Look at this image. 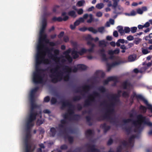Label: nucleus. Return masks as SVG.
Masks as SVG:
<instances>
[{
	"label": "nucleus",
	"instance_id": "1",
	"mask_svg": "<svg viewBox=\"0 0 152 152\" xmlns=\"http://www.w3.org/2000/svg\"><path fill=\"white\" fill-rule=\"evenodd\" d=\"M122 92L121 90H118L117 94H113L111 95H107V97L109 98V96H110L111 99L114 100V102H111L108 105L109 108L106 110V112L105 114L101 117L97 118L96 120L98 121H100L105 119L110 120L111 123L115 124L116 122L115 118H113L110 116V115L113 114L115 112L114 107L116 104L120 102L119 98L121 97V94Z\"/></svg>",
	"mask_w": 152,
	"mask_h": 152
},
{
	"label": "nucleus",
	"instance_id": "2",
	"mask_svg": "<svg viewBox=\"0 0 152 152\" xmlns=\"http://www.w3.org/2000/svg\"><path fill=\"white\" fill-rule=\"evenodd\" d=\"M137 120L133 121L132 123L135 128L134 129L135 132L140 133L143 129V127L141 126L142 123L147 125L150 126H152V123L148 121H147L145 117L143 116L142 115L139 114L137 116Z\"/></svg>",
	"mask_w": 152,
	"mask_h": 152
},
{
	"label": "nucleus",
	"instance_id": "3",
	"mask_svg": "<svg viewBox=\"0 0 152 152\" xmlns=\"http://www.w3.org/2000/svg\"><path fill=\"white\" fill-rule=\"evenodd\" d=\"M65 65L63 66L64 67L63 70L64 71V72L60 71L58 72V70L59 69L60 67L58 65H57L56 67L55 68L51 69H50V71L51 73H52L53 74L50 75V77H52V76H54L55 77L52 79L51 81L53 83H56L58 81H61L63 79L64 81H68L69 79L66 78V80H65L64 79V77L66 75V73L65 71L66 70L64 69Z\"/></svg>",
	"mask_w": 152,
	"mask_h": 152
},
{
	"label": "nucleus",
	"instance_id": "4",
	"mask_svg": "<svg viewBox=\"0 0 152 152\" xmlns=\"http://www.w3.org/2000/svg\"><path fill=\"white\" fill-rule=\"evenodd\" d=\"M35 109L30 108L29 117L26 122V131H30L31 128L34 126L33 122L36 120L37 116H39L40 118H42V111L41 110H39V111L38 112L35 111Z\"/></svg>",
	"mask_w": 152,
	"mask_h": 152
},
{
	"label": "nucleus",
	"instance_id": "5",
	"mask_svg": "<svg viewBox=\"0 0 152 152\" xmlns=\"http://www.w3.org/2000/svg\"><path fill=\"white\" fill-rule=\"evenodd\" d=\"M41 54L37 53L36 57L35 71L34 73H41V72L44 71L43 69L40 68V65L41 64H50V61L48 58H45V54L40 56Z\"/></svg>",
	"mask_w": 152,
	"mask_h": 152
},
{
	"label": "nucleus",
	"instance_id": "6",
	"mask_svg": "<svg viewBox=\"0 0 152 152\" xmlns=\"http://www.w3.org/2000/svg\"><path fill=\"white\" fill-rule=\"evenodd\" d=\"M64 66V69L66 70L65 72L66 73V75L64 77L65 80H66V78L67 79H69L70 74L71 72H76L78 70H85L87 68L86 65L82 64H78L77 65V67L74 66L73 69L71 67L67 65H65Z\"/></svg>",
	"mask_w": 152,
	"mask_h": 152
},
{
	"label": "nucleus",
	"instance_id": "7",
	"mask_svg": "<svg viewBox=\"0 0 152 152\" xmlns=\"http://www.w3.org/2000/svg\"><path fill=\"white\" fill-rule=\"evenodd\" d=\"M38 87H36L33 89L31 91L30 94V108L32 109H37L40 110V105H37L35 103L34 99L35 93L38 90Z\"/></svg>",
	"mask_w": 152,
	"mask_h": 152
},
{
	"label": "nucleus",
	"instance_id": "8",
	"mask_svg": "<svg viewBox=\"0 0 152 152\" xmlns=\"http://www.w3.org/2000/svg\"><path fill=\"white\" fill-rule=\"evenodd\" d=\"M31 137V131H26L25 137L24 139L25 152H31L33 151L31 150V145L29 143Z\"/></svg>",
	"mask_w": 152,
	"mask_h": 152
},
{
	"label": "nucleus",
	"instance_id": "9",
	"mask_svg": "<svg viewBox=\"0 0 152 152\" xmlns=\"http://www.w3.org/2000/svg\"><path fill=\"white\" fill-rule=\"evenodd\" d=\"M90 97H88V99L85 101L84 106L85 107L90 106L92 102H96L95 98L96 97H99L100 94L99 93L96 92L94 91L92 94L90 95Z\"/></svg>",
	"mask_w": 152,
	"mask_h": 152
},
{
	"label": "nucleus",
	"instance_id": "10",
	"mask_svg": "<svg viewBox=\"0 0 152 152\" xmlns=\"http://www.w3.org/2000/svg\"><path fill=\"white\" fill-rule=\"evenodd\" d=\"M47 37L46 34H40L38 44L37 46V53L42 54V48L44 47L43 42Z\"/></svg>",
	"mask_w": 152,
	"mask_h": 152
},
{
	"label": "nucleus",
	"instance_id": "11",
	"mask_svg": "<svg viewBox=\"0 0 152 152\" xmlns=\"http://www.w3.org/2000/svg\"><path fill=\"white\" fill-rule=\"evenodd\" d=\"M33 81L36 84L42 83L43 81V77L41 73H34L33 75Z\"/></svg>",
	"mask_w": 152,
	"mask_h": 152
},
{
	"label": "nucleus",
	"instance_id": "12",
	"mask_svg": "<svg viewBox=\"0 0 152 152\" xmlns=\"http://www.w3.org/2000/svg\"><path fill=\"white\" fill-rule=\"evenodd\" d=\"M53 49H50L48 48L47 47H45V46L44 47L42 48V53L41 54L40 56H43L44 54L48 53V56L49 58L51 59L55 58H57L56 55H54L53 54L50 52L51 50H52Z\"/></svg>",
	"mask_w": 152,
	"mask_h": 152
},
{
	"label": "nucleus",
	"instance_id": "13",
	"mask_svg": "<svg viewBox=\"0 0 152 152\" xmlns=\"http://www.w3.org/2000/svg\"><path fill=\"white\" fill-rule=\"evenodd\" d=\"M63 117L64 119H61L60 121L61 124L58 125V126L59 130L64 129L66 128L65 124L67 123L66 119L68 118V115L67 113H65L63 115Z\"/></svg>",
	"mask_w": 152,
	"mask_h": 152
},
{
	"label": "nucleus",
	"instance_id": "14",
	"mask_svg": "<svg viewBox=\"0 0 152 152\" xmlns=\"http://www.w3.org/2000/svg\"><path fill=\"white\" fill-rule=\"evenodd\" d=\"M113 81L115 82L114 85L118 82V79L117 77L115 76H110L108 77L107 79L103 81V84L104 85H107L109 82Z\"/></svg>",
	"mask_w": 152,
	"mask_h": 152
},
{
	"label": "nucleus",
	"instance_id": "15",
	"mask_svg": "<svg viewBox=\"0 0 152 152\" xmlns=\"http://www.w3.org/2000/svg\"><path fill=\"white\" fill-rule=\"evenodd\" d=\"M60 131L63 134H66V135L65 136V138H67L68 139V141H69V143L70 144H72L74 141L73 137H72L69 136L67 134L66 129V128H65L63 130L61 129V130H60Z\"/></svg>",
	"mask_w": 152,
	"mask_h": 152
},
{
	"label": "nucleus",
	"instance_id": "16",
	"mask_svg": "<svg viewBox=\"0 0 152 152\" xmlns=\"http://www.w3.org/2000/svg\"><path fill=\"white\" fill-rule=\"evenodd\" d=\"M61 102L62 106L61 107V110H63L66 107H74V105L67 100L65 101H61Z\"/></svg>",
	"mask_w": 152,
	"mask_h": 152
},
{
	"label": "nucleus",
	"instance_id": "17",
	"mask_svg": "<svg viewBox=\"0 0 152 152\" xmlns=\"http://www.w3.org/2000/svg\"><path fill=\"white\" fill-rule=\"evenodd\" d=\"M79 29L80 31L82 32H85L88 30L89 31L91 32L94 34H96L97 32V30L94 28L93 27L87 28L83 27L79 28Z\"/></svg>",
	"mask_w": 152,
	"mask_h": 152
},
{
	"label": "nucleus",
	"instance_id": "18",
	"mask_svg": "<svg viewBox=\"0 0 152 152\" xmlns=\"http://www.w3.org/2000/svg\"><path fill=\"white\" fill-rule=\"evenodd\" d=\"M47 25V20L45 18L43 19L41 28L40 30L39 34H42L44 33L45 30Z\"/></svg>",
	"mask_w": 152,
	"mask_h": 152
},
{
	"label": "nucleus",
	"instance_id": "19",
	"mask_svg": "<svg viewBox=\"0 0 152 152\" xmlns=\"http://www.w3.org/2000/svg\"><path fill=\"white\" fill-rule=\"evenodd\" d=\"M137 135H133L129 139V147H132L134 146L133 139L136 138H138Z\"/></svg>",
	"mask_w": 152,
	"mask_h": 152
},
{
	"label": "nucleus",
	"instance_id": "20",
	"mask_svg": "<svg viewBox=\"0 0 152 152\" xmlns=\"http://www.w3.org/2000/svg\"><path fill=\"white\" fill-rule=\"evenodd\" d=\"M132 96V98L133 99V98L136 97L138 100H141L144 103H145L147 100L142 95L140 94H137L134 93L133 94V95Z\"/></svg>",
	"mask_w": 152,
	"mask_h": 152
},
{
	"label": "nucleus",
	"instance_id": "21",
	"mask_svg": "<svg viewBox=\"0 0 152 152\" xmlns=\"http://www.w3.org/2000/svg\"><path fill=\"white\" fill-rule=\"evenodd\" d=\"M83 91L86 94L88 93L91 88V85H85L82 86Z\"/></svg>",
	"mask_w": 152,
	"mask_h": 152
},
{
	"label": "nucleus",
	"instance_id": "22",
	"mask_svg": "<svg viewBox=\"0 0 152 152\" xmlns=\"http://www.w3.org/2000/svg\"><path fill=\"white\" fill-rule=\"evenodd\" d=\"M99 52L101 54L102 59L105 61H107V58L106 57V55L105 53V50L104 48H102L99 50Z\"/></svg>",
	"mask_w": 152,
	"mask_h": 152
},
{
	"label": "nucleus",
	"instance_id": "23",
	"mask_svg": "<svg viewBox=\"0 0 152 152\" xmlns=\"http://www.w3.org/2000/svg\"><path fill=\"white\" fill-rule=\"evenodd\" d=\"M100 127L104 130V133H106L107 131L109 130L111 128L110 126H107L106 123L101 124Z\"/></svg>",
	"mask_w": 152,
	"mask_h": 152
},
{
	"label": "nucleus",
	"instance_id": "24",
	"mask_svg": "<svg viewBox=\"0 0 152 152\" xmlns=\"http://www.w3.org/2000/svg\"><path fill=\"white\" fill-rule=\"evenodd\" d=\"M57 131L56 129L53 127H51L50 129L49 134L50 136L54 137L56 134Z\"/></svg>",
	"mask_w": 152,
	"mask_h": 152
},
{
	"label": "nucleus",
	"instance_id": "25",
	"mask_svg": "<svg viewBox=\"0 0 152 152\" xmlns=\"http://www.w3.org/2000/svg\"><path fill=\"white\" fill-rule=\"evenodd\" d=\"M88 148L90 149L91 152H100L99 150L95 148L94 145H89Z\"/></svg>",
	"mask_w": 152,
	"mask_h": 152
},
{
	"label": "nucleus",
	"instance_id": "26",
	"mask_svg": "<svg viewBox=\"0 0 152 152\" xmlns=\"http://www.w3.org/2000/svg\"><path fill=\"white\" fill-rule=\"evenodd\" d=\"M127 61L126 60L125 61H121L119 60L117 61H115L112 63V66H115L118 65L120 64H121L124 63H126Z\"/></svg>",
	"mask_w": 152,
	"mask_h": 152
},
{
	"label": "nucleus",
	"instance_id": "27",
	"mask_svg": "<svg viewBox=\"0 0 152 152\" xmlns=\"http://www.w3.org/2000/svg\"><path fill=\"white\" fill-rule=\"evenodd\" d=\"M78 51L75 50V49L73 50L72 51L71 54L74 59H76L79 57L78 55Z\"/></svg>",
	"mask_w": 152,
	"mask_h": 152
},
{
	"label": "nucleus",
	"instance_id": "28",
	"mask_svg": "<svg viewBox=\"0 0 152 152\" xmlns=\"http://www.w3.org/2000/svg\"><path fill=\"white\" fill-rule=\"evenodd\" d=\"M81 118L80 115L78 114H74L72 117V119L75 121H78Z\"/></svg>",
	"mask_w": 152,
	"mask_h": 152
},
{
	"label": "nucleus",
	"instance_id": "29",
	"mask_svg": "<svg viewBox=\"0 0 152 152\" xmlns=\"http://www.w3.org/2000/svg\"><path fill=\"white\" fill-rule=\"evenodd\" d=\"M139 109L142 113H146L148 108L147 107H146L143 105H141L139 107Z\"/></svg>",
	"mask_w": 152,
	"mask_h": 152
},
{
	"label": "nucleus",
	"instance_id": "30",
	"mask_svg": "<svg viewBox=\"0 0 152 152\" xmlns=\"http://www.w3.org/2000/svg\"><path fill=\"white\" fill-rule=\"evenodd\" d=\"M113 9L114 10L113 12L114 14L118 15L121 13V9L120 7H118L117 8V7L116 8H113Z\"/></svg>",
	"mask_w": 152,
	"mask_h": 152
},
{
	"label": "nucleus",
	"instance_id": "31",
	"mask_svg": "<svg viewBox=\"0 0 152 152\" xmlns=\"http://www.w3.org/2000/svg\"><path fill=\"white\" fill-rule=\"evenodd\" d=\"M130 83H128L127 81L126 80L124 82L122 85V86L123 87V89H126L127 88L128 86H130Z\"/></svg>",
	"mask_w": 152,
	"mask_h": 152
},
{
	"label": "nucleus",
	"instance_id": "32",
	"mask_svg": "<svg viewBox=\"0 0 152 152\" xmlns=\"http://www.w3.org/2000/svg\"><path fill=\"white\" fill-rule=\"evenodd\" d=\"M68 15L74 18H76L77 16L74 10H72L69 12H68Z\"/></svg>",
	"mask_w": 152,
	"mask_h": 152
},
{
	"label": "nucleus",
	"instance_id": "33",
	"mask_svg": "<svg viewBox=\"0 0 152 152\" xmlns=\"http://www.w3.org/2000/svg\"><path fill=\"white\" fill-rule=\"evenodd\" d=\"M117 28L118 30V31L120 33L121 35H123L124 34V31L123 27L121 26H118Z\"/></svg>",
	"mask_w": 152,
	"mask_h": 152
},
{
	"label": "nucleus",
	"instance_id": "34",
	"mask_svg": "<svg viewBox=\"0 0 152 152\" xmlns=\"http://www.w3.org/2000/svg\"><path fill=\"white\" fill-rule=\"evenodd\" d=\"M125 42V40L124 39H119L117 42H116V45L117 47H119L120 46V43L124 44Z\"/></svg>",
	"mask_w": 152,
	"mask_h": 152
},
{
	"label": "nucleus",
	"instance_id": "35",
	"mask_svg": "<svg viewBox=\"0 0 152 152\" xmlns=\"http://www.w3.org/2000/svg\"><path fill=\"white\" fill-rule=\"evenodd\" d=\"M144 104L147 106L148 109L150 110L152 113V105L148 103V101L147 100Z\"/></svg>",
	"mask_w": 152,
	"mask_h": 152
},
{
	"label": "nucleus",
	"instance_id": "36",
	"mask_svg": "<svg viewBox=\"0 0 152 152\" xmlns=\"http://www.w3.org/2000/svg\"><path fill=\"white\" fill-rule=\"evenodd\" d=\"M98 90L99 91L102 93H104L107 91V90L105 88L102 86L99 87L98 88Z\"/></svg>",
	"mask_w": 152,
	"mask_h": 152
},
{
	"label": "nucleus",
	"instance_id": "37",
	"mask_svg": "<svg viewBox=\"0 0 152 152\" xmlns=\"http://www.w3.org/2000/svg\"><path fill=\"white\" fill-rule=\"evenodd\" d=\"M74 107H69V109L68 110V112L69 113V115H72L74 113Z\"/></svg>",
	"mask_w": 152,
	"mask_h": 152
},
{
	"label": "nucleus",
	"instance_id": "38",
	"mask_svg": "<svg viewBox=\"0 0 152 152\" xmlns=\"http://www.w3.org/2000/svg\"><path fill=\"white\" fill-rule=\"evenodd\" d=\"M85 3V1L84 0H82L79 1L77 3L76 5L79 7H81L83 6Z\"/></svg>",
	"mask_w": 152,
	"mask_h": 152
},
{
	"label": "nucleus",
	"instance_id": "39",
	"mask_svg": "<svg viewBox=\"0 0 152 152\" xmlns=\"http://www.w3.org/2000/svg\"><path fill=\"white\" fill-rule=\"evenodd\" d=\"M92 134V131L90 129L87 130L85 132V135L86 137L91 136Z\"/></svg>",
	"mask_w": 152,
	"mask_h": 152
},
{
	"label": "nucleus",
	"instance_id": "40",
	"mask_svg": "<svg viewBox=\"0 0 152 152\" xmlns=\"http://www.w3.org/2000/svg\"><path fill=\"white\" fill-rule=\"evenodd\" d=\"M87 122L88 123L89 126H91L92 125V123L91 122V118L90 116H87L86 117Z\"/></svg>",
	"mask_w": 152,
	"mask_h": 152
},
{
	"label": "nucleus",
	"instance_id": "41",
	"mask_svg": "<svg viewBox=\"0 0 152 152\" xmlns=\"http://www.w3.org/2000/svg\"><path fill=\"white\" fill-rule=\"evenodd\" d=\"M86 50V49L83 48L80 51H78V54H79L80 55H82L84 53L87 52Z\"/></svg>",
	"mask_w": 152,
	"mask_h": 152
},
{
	"label": "nucleus",
	"instance_id": "42",
	"mask_svg": "<svg viewBox=\"0 0 152 152\" xmlns=\"http://www.w3.org/2000/svg\"><path fill=\"white\" fill-rule=\"evenodd\" d=\"M113 1V8H116L117 7L118 3L119 1V0H112Z\"/></svg>",
	"mask_w": 152,
	"mask_h": 152
},
{
	"label": "nucleus",
	"instance_id": "43",
	"mask_svg": "<svg viewBox=\"0 0 152 152\" xmlns=\"http://www.w3.org/2000/svg\"><path fill=\"white\" fill-rule=\"evenodd\" d=\"M89 19L87 20V22L89 23H91L93 20L94 19L92 14H90L89 15Z\"/></svg>",
	"mask_w": 152,
	"mask_h": 152
},
{
	"label": "nucleus",
	"instance_id": "44",
	"mask_svg": "<svg viewBox=\"0 0 152 152\" xmlns=\"http://www.w3.org/2000/svg\"><path fill=\"white\" fill-rule=\"evenodd\" d=\"M59 44L58 41H57L55 42H49V45L50 46H54L58 45Z\"/></svg>",
	"mask_w": 152,
	"mask_h": 152
},
{
	"label": "nucleus",
	"instance_id": "45",
	"mask_svg": "<svg viewBox=\"0 0 152 152\" xmlns=\"http://www.w3.org/2000/svg\"><path fill=\"white\" fill-rule=\"evenodd\" d=\"M104 4L102 3L98 4L96 5V7L99 9H101L104 7Z\"/></svg>",
	"mask_w": 152,
	"mask_h": 152
},
{
	"label": "nucleus",
	"instance_id": "46",
	"mask_svg": "<svg viewBox=\"0 0 152 152\" xmlns=\"http://www.w3.org/2000/svg\"><path fill=\"white\" fill-rule=\"evenodd\" d=\"M81 99V97L80 96H77L73 98V101L75 102L80 100Z\"/></svg>",
	"mask_w": 152,
	"mask_h": 152
},
{
	"label": "nucleus",
	"instance_id": "47",
	"mask_svg": "<svg viewBox=\"0 0 152 152\" xmlns=\"http://www.w3.org/2000/svg\"><path fill=\"white\" fill-rule=\"evenodd\" d=\"M104 27L103 26H102L98 28L97 32H99L100 33H102L104 31Z\"/></svg>",
	"mask_w": 152,
	"mask_h": 152
},
{
	"label": "nucleus",
	"instance_id": "48",
	"mask_svg": "<svg viewBox=\"0 0 152 152\" xmlns=\"http://www.w3.org/2000/svg\"><path fill=\"white\" fill-rule=\"evenodd\" d=\"M99 46L100 47H102V46H103L104 47L106 46V45L105 43L104 40H103L99 41Z\"/></svg>",
	"mask_w": 152,
	"mask_h": 152
},
{
	"label": "nucleus",
	"instance_id": "49",
	"mask_svg": "<svg viewBox=\"0 0 152 152\" xmlns=\"http://www.w3.org/2000/svg\"><path fill=\"white\" fill-rule=\"evenodd\" d=\"M148 68L147 67H143L141 68V69L139 70V73L140 72L141 73H142L145 72L147 69Z\"/></svg>",
	"mask_w": 152,
	"mask_h": 152
},
{
	"label": "nucleus",
	"instance_id": "50",
	"mask_svg": "<svg viewBox=\"0 0 152 152\" xmlns=\"http://www.w3.org/2000/svg\"><path fill=\"white\" fill-rule=\"evenodd\" d=\"M135 60V58L133 55H130L128 57V61L129 62H132Z\"/></svg>",
	"mask_w": 152,
	"mask_h": 152
},
{
	"label": "nucleus",
	"instance_id": "51",
	"mask_svg": "<svg viewBox=\"0 0 152 152\" xmlns=\"http://www.w3.org/2000/svg\"><path fill=\"white\" fill-rule=\"evenodd\" d=\"M93 46H91V48L88 49H86V52L89 53H91L94 51V47H95V45H93Z\"/></svg>",
	"mask_w": 152,
	"mask_h": 152
},
{
	"label": "nucleus",
	"instance_id": "52",
	"mask_svg": "<svg viewBox=\"0 0 152 152\" xmlns=\"http://www.w3.org/2000/svg\"><path fill=\"white\" fill-rule=\"evenodd\" d=\"M71 52V50L70 48H69L68 49L66 50L64 52L63 54H64L66 55V56H69V54Z\"/></svg>",
	"mask_w": 152,
	"mask_h": 152
},
{
	"label": "nucleus",
	"instance_id": "53",
	"mask_svg": "<svg viewBox=\"0 0 152 152\" xmlns=\"http://www.w3.org/2000/svg\"><path fill=\"white\" fill-rule=\"evenodd\" d=\"M57 102V99L55 97H53L51 98L50 102L51 104H55Z\"/></svg>",
	"mask_w": 152,
	"mask_h": 152
},
{
	"label": "nucleus",
	"instance_id": "54",
	"mask_svg": "<svg viewBox=\"0 0 152 152\" xmlns=\"http://www.w3.org/2000/svg\"><path fill=\"white\" fill-rule=\"evenodd\" d=\"M124 32L126 33H129L130 31V28L128 27H125L124 29Z\"/></svg>",
	"mask_w": 152,
	"mask_h": 152
},
{
	"label": "nucleus",
	"instance_id": "55",
	"mask_svg": "<svg viewBox=\"0 0 152 152\" xmlns=\"http://www.w3.org/2000/svg\"><path fill=\"white\" fill-rule=\"evenodd\" d=\"M122 148L121 145L118 146L116 148V152H121Z\"/></svg>",
	"mask_w": 152,
	"mask_h": 152
},
{
	"label": "nucleus",
	"instance_id": "56",
	"mask_svg": "<svg viewBox=\"0 0 152 152\" xmlns=\"http://www.w3.org/2000/svg\"><path fill=\"white\" fill-rule=\"evenodd\" d=\"M122 96L124 97H128L129 96V94L126 91H124L122 93Z\"/></svg>",
	"mask_w": 152,
	"mask_h": 152
},
{
	"label": "nucleus",
	"instance_id": "57",
	"mask_svg": "<svg viewBox=\"0 0 152 152\" xmlns=\"http://www.w3.org/2000/svg\"><path fill=\"white\" fill-rule=\"evenodd\" d=\"M137 28L136 27H132L130 28V31L132 33H135L137 30Z\"/></svg>",
	"mask_w": 152,
	"mask_h": 152
},
{
	"label": "nucleus",
	"instance_id": "58",
	"mask_svg": "<svg viewBox=\"0 0 152 152\" xmlns=\"http://www.w3.org/2000/svg\"><path fill=\"white\" fill-rule=\"evenodd\" d=\"M66 58L70 63H71L72 61V58L70 55L66 56Z\"/></svg>",
	"mask_w": 152,
	"mask_h": 152
},
{
	"label": "nucleus",
	"instance_id": "59",
	"mask_svg": "<svg viewBox=\"0 0 152 152\" xmlns=\"http://www.w3.org/2000/svg\"><path fill=\"white\" fill-rule=\"evenodd\" d=\"M114 67L113 66H112V64H107V71L108 72L111 69L112 67Z\"/></svg>",
	"mask_w": 152,
	"mask_h": 152
},
{
	"label": "nucleus",
	"instance_id": "60",
	"mask_svg": "<svg viewBox=\"0 0 152 152\" xmlns=\"http://www.w3.org/2000/svg\"><path fill=\"white\" fill-rule=\"evenodd\" d=\"M132 121V119L130 118L127 119H124L123 120V122L124 123H128Z\"/></svg>",
	"mask_w": 152,
	"mask_h": 152
},
{
	"label": "nucleus",
	"instance_id": "61",
	"mask_svg": "<svg viewBox=\"0 0 152 152\" xmlns=\"http://www.w3.org/2000/svg\"><path fill=\"white\" fill-rule=\"evenodd\" d=\"M77 14L79 15L82 14L83 12V10L82 8H80L78 10L77 9Z\"/></svg>",
	"mask_w": 152,
	"mask_h": 152
},
{
	"label": "nucleus",
	"instance_id": "62",
	"mask_svg": "<svg viewBox=\"0 0 152 152\" xmlns=\"http://www.w3.org/2000/svg\"><path fill=\"white\" fill-rule=\"evenodd\" d=\"M68 146L66 144L63 145L60 147V149L61 150H66Z\"/></svg>",
	"mask_w": 152,
	"mask_h": 152
},
{
	"label": "nucleus",
	"instance_id": "63",
	"mask_svg": "<svg viewBox=\"0 0 152 152\" xmlns=\"http://www.w3.org/2000/svg\"><path fill=\"white\" fill-rule=\"evenodd\" d=\"M142 53L144 54H146L148 53L149 51L147 49H143L142 48Z\"/></svg>",
	"mask_w": 152,
	"mask_h": 152
},
{
	"label": "nucleus",
	"instance_id": "64",
	"mask_svg": "<svg viewBox=\"0 0 152 152\" xmlns=\"http://www.w3.org/2000/svg\"><path fill=\"white\" fill-rule=\"evenodd\" d=\"M121 143L124 147H126L127 146H129V143L125 140H124Z\"/></svg>",
	"mask_w": 152,
	"mask_h": 152
}]
</instances>
